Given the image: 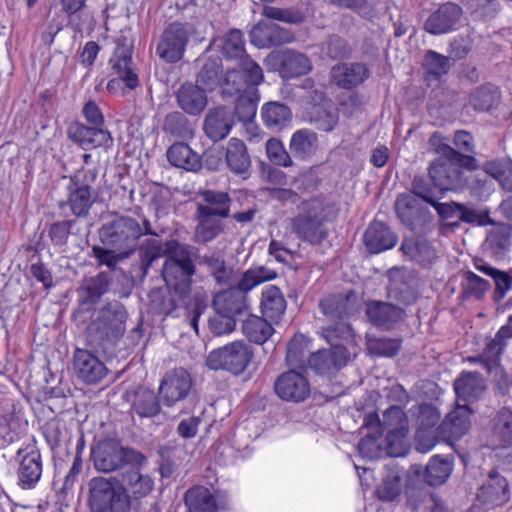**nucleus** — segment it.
<instances>
[{"instance_id":"obj_1","label":"nucleus","mask_w":512,"mask_h":512,"mask_svg":"<svg viewBox=\"0 0 512 512\" xmlns=\"http://www.w3.org/2000/svg\"><path fill=\"white\" fill-rule=\"evenodd\" d=\"M164 254L167 257L162 267V277L166 286L186 293L190 289L191 277L195 274V265L189 255L188 247L176 240L167 241L165 248L160 240L146 239L139 248V270L143 277L148 274L152 263Z\"/></svg>"},{"instance_id":"obj_2","label":"nucleus","mask_w":512,"mask_h":512,"mask_svg":"<svg viewBox=\"0 0 512 512\" xmlns=\"http://www.w3.org/2000/svg\"><path fill=\"white\" fill-rule=\"evenodd\" d=\"M478 167V160L474 156L462 154L445 145L441 148V157L430 164L429 176L441 191H462L468 186V177L463 169L474 171Z\"/></svg>"},{"instance_id":"obj_3","label":"nucleus","mask_w":512,"mask_h":512,"mask_svg":"<svg viewBox=\"0 0 512 512\" xmlns=\"http://www.w3.org/2000/svg\"><path fill=\"white\" fill-rule=\"evenodd\" d=\"M128 313L118 301L109 302L92 311L86 327L88 341L100 348L116 343L125 333Z\"/></svg>"},{"instance_id":"obj_4","label":"nucleus","mask_w":512,"mask_h":512,"mask_svg":"<svg viewBox=\"0 0 512 512\" xmlns=\"http://www.w3.org/2000/svg\"><path fill=\"white\" fill-rule=\"evenodd\" d=\"M88 505L91 512H130L131 497L114 477H93L88 482Z\"/></svg>"},{"instance_id":"obj_5","label":"nucleus","mask_w":512,"mask_h":512,"mask_svg":"<svg viewBox=\"0 0 512 512\" xmlns=\"http://www.w3.org/2000/svg\"><path fill=\"white\" fill-rule=\"evenodd\" d=\"M91 459L94 468L103 473L117 471L126 464L139 467L146 462V457L140 451L124 447L113 438L99 441L91 450Z\"/></svg>"},{"instance_id":"obj_6","label":"nucleus","mask_w":512,"mask_h":512,"mask_svg":"<svg viewBox=\"0 0 512 512\" xmlns=\"http://www.w3.org/2000/svg\"><path fill=\"white\" fill-rule=\"evenodd\" d=\"M101 243L115 250H123L130 255L139 252L141 224L138 219L127 215H116L104 223L99 230Z\"/></svg>"},{"instance_id":"obj_7","label":"nucleus","mask_w":512,"mask_h":512,"mask_svg":"<svg viewBox=\"0 0 512 512\" xmlns=\"http://www.w3.org/2000/svg\"><path fill=\"white\" fill-rule=\"evenodd\" d=\"M16 485L22 490H33L40 483L44 472V458L36 440L23 442L13 458Z\"/></svg>"},{"instance_id":"obj_8","label":"nucleus","mask_w":512,"mask_h":512,"mask_svg":"<svg viewBox=\"0 0 512 512\" xmlns=\"http://www.w3.org/2000/svg\"><path fill=\"white\" fill-rule=\"evenodd\" d=\"M96 169H82L70 176L66 186L67 198L60 207L67 206L76 218H85L95 202L91 186L97 178Z\"/></svg>"},{"instance_id":"obj_9","label":"nucleus","mask_w":512,"mask_h":512,"mask_svg":"<svg viewBox=\"0 0 512 512\" xmlns=\"http://www.w3.org/2000/svg\"><path fill=\"white\" fill-rule=\"evenodd\" d=\"M325 215L314 201L303 202L298 214L291 220V231L311 245H320L328 237Z\"/></svg>"},{"instance_id":"obj_10","label":"nucleus","mask_w":512,"mask_h":512,"mask_svg":"<svg viewBox=\"0 0 512 512\" xmlns=\"http://www.w3.org/2000/svg\"><path fill=\"white\" fill-rule=\"evenodd\" d=\"M254 357L252 347L244 341H233L212 350L206 360L212 370H224L233 375L242 374Z\"/></svg>"},{"instance_id":"obj_11","label":"nucleus","mask_w":512,"mask_h":512,"mask_svg":"<svg viewBox=\"0 0 512 512\" xmlns=\"http://www.w3.org/2000/svg\"><path fill=\"white\" fill-rule=\"evenodd\" d=\"M190 34L186 24L180 22L169 24L164 29L156 46V54L166 63L179 62L186 51Z\"/></svg>"},{"instance_id":"obj_12","label":"nucleus","mask_w":512,"mask_h":512,"mask_svg":"<svg viewBox=\"0 0 512 512\" xmlns=\"http://www.w3.org/2000/svg\"><path fill=\"white\" fill-rule=\"evenodd\" d=\"M266 63L285 80L306 75L312 70V62L308 56L293 49L271 52Z\"/></svg>"},{"instance_id":"obj_13","label":"nucleus","mask_w":512,"mask_h":512,"mask_svg":"<svg viewBox=\"0 0 512 512\" xmlns=\"http://www.w3.org/2000/svg\"><path fill=\"white\" fill-rule=\"evenodd\" d=\"M193 380L190 373L184 368H175L168 371L159 385V395L168 407L184 400L190 393Z\"/></svg>"},{"instance_id":"obj_14","label":"nucleus","mask_w":512,"mask_h":512,"mask_svg":"<svg viewBox=\"0 0 512 512\" xmlns=\"http://www.w3.org/2000/svg\"><path fill=\"white\" fill-rule=\"evenodd\" d=\"M463 16L462 7L454 2L442 3L425 20L423 28L431 35H443L451 33L458 28Z\"/></svg>"},{"instance_id":"obj_15","label":"nucleus","mask_w":512,"mask_h":512,"mask_svg":"<svg viewBox=\"0 0 512 512\" xmlns=\"http://www.w3.org/2000/svg\"><path fill=\"white\" fill-rule=\"evenodd\" d=\"M68 138L84 150H91L97 147H109L113 138L107 129L97 126H87L82 122L75 121L67 129Z\"/></svg>"},{"instance_id":"obj_16","label":"nucleus","mask_w":512,"mask_h":512,"mask_svg":"<svg viewBox=\"0 0 512 512\" xmlns=\"http://www.w3.org/2000/svg\"><path fill=\"white\" fill-rule=\"evenodd\" d=\"M73 367L77 378L89 385L98 384L108 373L104 362L86 349H75Z\"/></svg>"},{"instance_id":"obj_17","label":"nucleus","mask_w":512,"mask_h":512,"mask_svg":"<svg viewBox=\"0 0 512 512\" xmlns=\"http://www.w3.org/2000/svg\"><path fill=\"white\" fill-rule=\"evenodd\" d=\"M275 393L285 401L302 402L310 395V383L300 372L289 370L280 374L274 383Z\"/></svg>"},{"instance_id":"obj_18","label":"nucleus","mask_w":512,"mask_h":512,"mask_svg":"<svg viewBox=\"0 0 512 512\" xmlns=\"http://www.w3.org/2000/svg\"><path fill=\"white\" fill-rule=\"evenodd\" d=\"M293 40L290 30L269 20H260L250 32V41L257 48L280 46Z\"/></svg>"},{"instance_id":"obj_19","label":"nucleus","mask_w":512,"mask_h":512,"mask_svg":"<svg viewBox=\"0 0 512 512\" xmlns=\"http://www.w3.org/2000/svg\"><path fill=\"white\" fill-rule=\"evenodd\" d=\"M370 76V70L361 62H342L330 71V81L337 87L352 90L363 84Z\"/></svg>"},{"instance_id":"obj_20","label":"nucleus","mask_w":512,"mask_h":512,"mask_svg":"<svg viewBox=\"0 0 512 512\" xmlns=\"http://www.w3.org/2000/svg\"><path fill=\"white\" fill-rule=\"evenodd\" d=\"M234 126V114L231 108L218 106L208 111L203 124L206 136L213 142L225 139Z\"/></svg>"},{"instance_id":"obj_21","label":"nucleus","mask_w":512,"mask_h":512,"mask_svg":"<svg viewBox=\"0 0 512 512\" xmlns=\"http://www.w3.org/2000/svg\"><path fill=\"white\" fill-rule=\"evenodd\" d=\"M42 434L51 450L52 458L56 462L62 458V453L70 454L69 446L72 435L65 422L57 418L47 421L42 427Z\"/></svg>"},{"instance_id":"obj_22","label":"nucleus","mask_w":512,"mask_h":512,"mask_svg":"<svg viewBox=\"0 0 512 512\" xmlns=\"http://www.w3.org/2000/svg\"><path fill=\"white\" fill-rule=\"evenodd\" d=\"M363 241L370 253L378 254L395 247L398 236L385 223L373 221L367 227Z\"/></svg>"},{"instance_id":"obj_23","label":"nucleus","mask_w":512,"mask_h":512,"mask_svg":"<svg viewBox=\"0 0 512 512\" xmlns=\"http://www.w3.org/2000/svg\"><path fill=\"white\" fill-rule=\"evenodd\" d=\"M477 497L485 505H503L510 499L506 478L500 476L496 470H492L489 473L488 481L479 489Z\"/></svg>"},{"instance_id":"obj_24","label":"nucleus","mask_w":512,"mask_h":512,"mask_svg":"<svg viewBox=\"0 0 512 512\" xmlns=\"http://www.w3.org/2000/svg\"><path fill=\"white\" fill-rule=\"evenodd\" d=\"M404 310L398 306L381 301H369L366 304V315L376 327L389 330L402 320Z\"/></svg>"},{"instance_id":"obj_25","label":"nucleus","mask_w":512,"mask_h":512,"mask_svg":"<svg viewBox=\"0 0 512 512\" xmlns=\"http://www.w3.org/2000/svg\"><path fill=\"white\" fill-rule=\"evenodd\" d=\"M195 219L197 224L194 239L197 243L211 242L223 231L222 218L213 215L208 208L202 207V203L197 204Z\"/></svg>"},{"instance_id":"obj_26","label":"nucleus","mask_w":512,"mask_h":512,"mask_svg":"<svg viewBox=\"0 0 512 512\" xmlns=\"http://www.w3.org/2000/svg\"><path fill=\"white\" fill-rule=\"evenodd\" d=\"M176 99L179 107L191 116L201 114L208 103L205 89L192 83L182 84L176 93Z\"/></svg>"},{"instance_id":"obj_27","label":"nucleus","mask_w":512,"mask_h":512,"mask_svg":"<svg viewBox=\"0 0 512 512\" xmlns=\"http://www.w3.org/2000/svg\"><path fill=\"white\" fill-rule=\"evenodd\" d=\"M400 249L406 257L423 268L431 267L438 258L433 244L423 238H406Z\"/></svg>"},{"instance_id":"obj_28","label":"nucleus","mask_w":512,"mask_h":512,"mask_svg":"<svg viewBox=\"0 0 512 512\" xmlns=\"http://www.w3.org/2000/svg\"><path fill=\"white\" fill-rule=\"evenodd\" d=\"M512 246V225L496 223L487 232L485 249L496 259H503Z\"/></svg>"},{"instance_id":"obj_29","label":"nucleus","mask_w":512,"mask_h":512,"mask_svg":"<svg viewBox=\"0 0 512 512\" xmlns=\"http://www.w3.org/2000/svg\"><path fill=\"white\" fill-rule=\"evenodd\" d=\"M218 292L213 298V308L222 313H227L233 317H240L248 309V298L241 291L233 289L231 286Z\"/></svg>"},{"instance_id":"obj_30","label":"nucleus","mask_w":512,"mask_h":512,"mask_svg":"<svg viewBox=\"0 0 512 512\" xmlns=\"http://www.w3.org/2000/svg\"><path fill=\"white\" fill-rule=\"evenodd\" d=\"M472 410L467 404L456 402V407L451 411L441 424L443 434L449 438L458 440L463 437L471 425Z\"/></svg>"},{"instance_id":"obj_31","label":"nucleus","mask_w":512,"mask_h":512,"mask_svg":"<svg viewBox=\"0 0 512 512\" xmlns=\"http://www.w3.org/2000/svg\"><path fill=\"white\" fill-rule=\"evenodd\" d=\"M225 161L229 170L244 177L249 175L252 160L248 152V148L244 141L233 137L231 138L226 147Z\"/></svg>"},{"instance_id":"obj_32","label":"nucleus","mask_w":512,"mask_h":512,"mask_svg":"<svg viewBox=\"0 0 512 512\" xmlns=\"http://www.w3.org/2000/svg\"><path fill=\"white\" fill-rule=\"evenodd\" d=\"M319 139L315 131L308 128L296 130L289 141L291 154L299 160H309L318 151Z\"/></svg>"},{"instance_id":"obj_33","label":"nucleus","mask_w":512,"mask_h":512,"mask_svg":"<svg viewBox=\"0 0 512 512\" xmlns=\"http://www.w3.org/2000/svg\"><path fill=\"white\" fill-rule=\"evenodd\" d=\"M109 285L110 276L109 273L105 271L85 279L79 288L81 309H88L89 305L98 302L108 291Z\"/></svg>"},{"instance_id":"obj_34","label":"nucleus","mask_w":512,"mask_h":512,"mask_svg":"<svg viewBox=\"0 0 512 512\" xmlns=\"http://www.w3.org/2000/svg\"><path fill=\"white\" fill-rule=\"evenodd\" d=\"M261 313L273 323H278L285 314L287 302L280 288L269 285L261 293Z\"/></svg>"},{"instance_id":"obj_35","label":"nucleus","mask_w":512,"mask_h":512,"mask_svg":"<svg viewBox=\"0 0 512 512\" xmlns=\"http://www.w3.org/2000/svg\"><path fill=\"white\" fill-rule=\"evenodd\" d=\"M485 390L484 379L479 372H467L454 382V391L457 397L456 402L469 404L473 402Z\"/></svg>"},{"instance_id":"obj_36","label":"nucleus","mask_w":512,"mask_h":512,"mask_svg":"<svg viewBox=\"0 0 512 512\" xmlns=\"http://www.w3.org/2000/svg\"><path fill=\"white\" fill-rule=\"evenodd\" d=\"M422 68L425 80L431 84H440L451 69L450 57L434 50H427L423 57Z\"/></svg>"},{"instance_id":"obj_37","label":"nucleus","mask_w":512,"mask_h":512,"mask_svg":"<svg viewBox=\"0 0 512 512\" xmlns=\"http://www.w3.org/2000/svg\"><path fill=\"white\" fill-rule=\"evenodd\" d=\"M167 160L169 163L177 168L186 171L196 172L201 169V158L191 149V147L183 142H176L172 144L166 152Z\"/></svg>"},{"instance_id":"obj_38","label":"nucleus","mask_w":512,"mask_h":512,"mask_svg":"<svg viewBox=\"0 0 512 512\" xmlns=\"http://www.w3.org/2000/svg\"><path fill=\"white\" fill-rule=\"evenodd\" d=\"M491 442L495 449L512 445V410L502 408L492 418Z\"/></svg>"},{"instance_id":"obj_39","label":"nucleus","mask_w":512,"mask_h":512,"mask_svg":"<svg viewBox=\"0 0 512 512\" xmlns=\"http://www.w3.org/2000/svg\"><path fill=\"white\" fill-rule=\"evenodd\" d=\"M395 212L402 224L410 230H415L421 219L422 208L414 195L402 193L395 201Z\"/></svg>"},{"instance_id":"obj_40","label":"nucleus","mask_w":512,"mask_h":512,"mask_svg":"<svg viewBox=\"0 0 512 512\" xmlns=\"http://www.w3.org/2000/svg\"><path fill=\"white\" fill-rule=\"evenodd\" d=\"M183 294L169 287L152 290L149 294L150 311L157 315H171L176 310Z\"/></svg>"},{"instance_id":"obj_41","label":"nucleus","mask_w":512,"mask_h":512,"mask_svg":"<svg viewBox=\"0 0 512 512\" xmlns=\"http://www.w3.org/2000/svg\"><path fill=\"white\" fill-rule=\"evenodd\" d=\"M188 512H217L216 500L210 490L204 486H194L184 495Z\"/></svg>"},{"instance_id":"obj_42","label":"nucleus","mask_w":512,"mask_h":512,"mask_svg":"<svg viewBox=\"0 0 512 512\" xmlns=\"http://www.w3.org/2000/svg\"><path fill=\"white\" fill-rule=\"evenodd\" d=\"M272 323L266 317L249 315L242 324V331L250 342L264 344L275 332Z\"/></svg>"},{"instance_id":"obj_43","label":"nucleus","mask_w":512,"mask_h":512,"mask_svg":"<svg viewBox=\"0 0 512 512\" xmlns=\"http://www.w3.org/2000/svg\"><path fill=\"white\" fill-rule=\"evenodd\" d=\"M501 100V93L497 86L486 83L471 91L468 98L469 105L476 111H489L496 107Z\"/></svg>"},{"instance_id":"obj_44","label":"nucleus","mask_w":512,"mask_h":512,"mask_svg":"<svg viewBox=\"0 0 512 512\" xmlns=\"http://www.w3.org/2000/svg\"><path fill=\"white\" fill-rule=\"evenodd\" d=\"M199 61L202 64L197 74V84L208 90H214L221 81L223 72L222 59L219 56H204Z\"/></svg>"},{"instance_id":"obj_45","label":"nucleus","mask_w":512,"mask_h":512,"mask_svg":"<svg viewBox=\"0 0 512 512\" xmlns=\"http://www.w3.org/2000/svg\"><path fill=\"white\" fill-rule=\"evenodd\" d=\"M261 117L265 126L272 130H281L291 120L290 108L280 102H268L263 105Z\"/></svg>"},{"instance_id":"obj_46","label":"nucleus","mask_w":512,"mask_h":512,"mask_svg":"<svg viewBox=\"0 0 512 512\" xmlns=\"http://www.w3.org/2000/svg\"><path fill=\"white\" fill-rule=\"evenodd\" d=\"M200 197L204 201L202 207L208 208L213 215L222 219H226L231 216L230 208L232 199L227 192L206 189L200 192Z\"/></svg>"},{"instance_id":"obj_47","label":"nucleus","mask_w":512,"mask_h":512,"mask_svg":"<svg viewBox=\"0 0 512 512\" xmlns=\"http://www.w3.org/2000/svg\"><path fill=\"white\" fill-rule=\"evenodd\" d=\"M213 45L220 48L222 55L226 59L241 60L247 56L245 51L244 34L239 29L229 30L225 36L220 40V44L217 45V40L213 42Z\"/></svg>"},{"instance_id":"obj_48","label":"nucleus","mask_w":512,"mask_h":512,"mask_svg":"<svg viewBox=\"0 0 512 512\" xmlns=\"http://www.w3.org/2000/svg\"><path fill=\"white\" fill-rule=\"evenodd\" d=\"M489 281L468 270L462 275L461 298L463 300H482L489 291Z\"/></svg>"},{"instance_id":"obj_49","label":"nucleus","mask_w":512,"mask_h":512,"mask_svg":"<svg viewBox=\"0 0 512 512\" xmlns=\"http://www.w3.org/2000/svg\"><path fill=\"white\" fill-rule=\"evenodd\" d=\"M132 410L141 418H153L161 412L158 397L150 389H139L135 393Z\"/></svg>"},{"instance_id":"obj_50","label":"nucleus","mask_w":512,"mask_h":512,"mask_svg":"<svg viewBox=\"0 0 512 512\" xmlns=\"http://www.w3.org/2000/svg\"><path fill=\"white\" fill-rule=\"evenodd\" d=\"M275 277L276 273L270 272L264 267L250 268L242 274L237 282L232 278V284L230 286L246 295L247 292L251 291L256 286L265 281L272 280Z\"/></svg>"},{"instance_id":"obj_51","label":"nucleus","mask_w":512,"mask_h":512,"mask_svg":"<svg viewBox=\"0 0 512 512\" xmlns=\"http://www.w3.org/2000/svg\"><path fill=\"white\" fill-rule=\"evenodd\" d=\"M201 263L204 264L209 273L219 286L232 284L233 270L226 266V262L218 253L205 254Z\"/></svg>"},{"instance_id":"obj_52","label":"nucleus","mask_w":512,"mask_h":512,"mask_svg":"<svg viewBox=\"0 0 512 512\" xmlns=\"http://www.w3.org/2000/svg\"><path fill=\"white\" fill-rule=\"evenodd\" d=\"M163 131L175 138L189 139L194 135L192 124L181 112L175 111L166 115Z\"/></svg>"},{"instance_id":"obj_53","label":"nucleus","mask_w":512,"mask_h":512,"mask_svg":"<svg viewBox=\"0 0 512 512\" xmlns=\"http://www.w3.org/2000/svg\"><path fill=\"white\" fill-rule=\"evenodd\" d=\"M453 470L452 462L438 455L433 456L425 470V480L430 486L442 485Z\"/></svg>"},{"instance_id":"obj_54","label":"nucleus","mask_w":512,"mask_h":512,"mask_svg":"<svg viewBox=\"0 0 512 512\" xmlns=\"http://www.w3.org/2000/svg\"><path fill=\"white\" fill-rule=\"evenodd\" d=\"M387 472L382 483L377 487L376 494L382 501H392L401 492V475L397 466H386Z\"/></svg>"},{"instance_id":"obj_55","label":"nucleus","mask_w":512,"mask_h":512,"mask_svg":"<svg viewBox=\"0 0 512 512\" xmlns=\"http://www.w3.org/2000/svg\"><path fill=\"white\" fill-rule=\"evenodd\" d=\"M22 435V427L18 417L8 413L0 415V448L18 442Z\"/></svg>"},{"instance_id":"obj_56","label":"nucleus","mask_w":512,"mask_h":512,"mask_svg":"<svg viewBox=\"0 0 512 512\" xmlns=\"http://www.w3.org/2000/svg\"><path fill=\"white\" fill-rule=\"evenodd\" d=\"M124 482L127 485L128 494L131 493L133 499L146 497L154 487L153 479L148 475L141 474L138 470L126 473Z\"/></svg>"},{"instance_id":"obj_57","label":"nucleus","mask_w":512,"mask_h":512,"mask_svg":"<svg viewBox=\"0 0 512 512\" xmlns=\"http://www.w3.org/2000/svg\"><path fill=\"white\" fill-rule=\"evenodd\" d=\"M485 172L499 181L501 186L512 191V161L511 160H491L484 163Z\"/></svg>"},{"instance_id":"obj_58","label":"nucleus","mask_w":512,"mask_h":512,"mask_svg":"<svg viewBox=\"0 0 512 512\" xmlns=\"http://www.w3.org/2000/svg\"><path fill=\"white\" fill-rule=\"evenodd\" d=\"M256 92L251 90L238 96L233 114L240 122L248 123L255 118L259 101Z\"/></svg>"},{"instance_id":"obj_59","label":"nucleus","mask_w":512,"mask_h":512,"mask_svg":"<svg viewBox=\"0 0 512 512\" xmlns=\"http://www.w3.org/2000/svg\"><path fill=\"white\" fill-rule=\"evenodd\" d=\"M471 14L483 21L494 19L502 9L499 0H462Z\"/></svg>"},{"instance_id":"obj_60","label":"nucleus","mask_w":512,"mask_h":512,"mask_svg":"<svg viewBox=\"0 0 512 512\" xmlns=\"http://www.w3.org/2000/svg\"><path fill=\"white\" fill-rule=\"evenodd\" d=\"M321 50L332 60L349 58L352 53L351 46L342 37L332 34L321 44Z\"/></svg>"},{"instance_id":"obj_61","label":"nucleus","mask_w":512,"mask_h":512,"mask_svg":"<svg viewBox=\"0 0 512 512\" xmlns=\"http://www.w3.org/2000/svg\"><path fill=\"white\" fill-rule=\"evenodd\" d=\"M348 301L341 295H330L319 303L321 312L330 320H342L347 316Z\"/></svg>"},{"instance_id":"obj_62","label":"nucleus","mask_w":512,"mask_h":512,"mask_svg":"<svg viewBox=\"0 0 512 512\" xmlns=\"http://www.w3.org/2000/svg\"><path fill=\"white\" fill-rule=\"evenodd\" d=\"M92 255L99 265L107 266L111 271H115L117 265L131 255L123 250H115L103 245L92 247Z\"/></svg>"},{"instance_id":"obj_63","label":"nucleus","mask_w":512,"mask_h":512,"mask_svg":"<svg viewBox=\"0 0 512 512\" xmlns=\"http://www.w3.org/2000/svg\"><path fill=\"white\" fill-rule=\"evenodd\" d=\"M132 57L131 55H124L122 57H118L114 63L112 64V68L117 74L119 80H121V84L133 90L139 85L138 75L132 70Z\"/></svg>"},{"instance_id":"obj_64","label":"nucleus","mask_w":512,"mask_h":512,"mask_svg":"<svg viewBox=\"0 0 512 512\" xmlns=\"http://www.w3.org/2000/svg\"><path fill=\"white\" fill-rule=\"evenodd\" d=\"M220 83L223 96H234L242 91L244 93L250 91L249 87H247L244 76L238 68L228 69L223 81H220Z\"/></svg>"}]
</instances>
